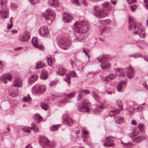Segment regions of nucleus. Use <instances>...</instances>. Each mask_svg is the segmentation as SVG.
Masks as SVG:
<instances>
[{
  "label": "nucleus",
  "mask_w": 148,
  "mask_h": 148,
  "mask_svg": "<svg viewBox=\"0 0 148 148\" xmlns=\"http://www.w3.org/2000/svg\"><path fill=\"white\" fill-rule=\"evenodd\" d=\"M73 25L75 26L74 29L75 32L79 34L85 33L89 30L88 23L85 20L77 21Z\"/></svg>",
  "instance_id": "obj_1"
},
{
  "label": "nucleus",
  "mask_w": 148,
  "mask_h": 148,
  "mask_svg": "<svg viewBox=\"0 0 148 148\" xmlns=\"http://www.w3.org/2000/svg\"><path fill=\"white\" fill-rule=\"evenodd\" d=\"M43 16L47 20L48 25H50L54 20L56 14L52 10L49 9L46 10V13L43 14Z\"/></svg>",
  "instance_id": "obj_2"
},
{
  "label": "nucleus",
  "mask_w": 148,
  "mask_h": 148,
  "mask_svg": "<svg viewBox=\"0 0 148 148\" xmlns=\"http://www.w3.org/2000/svg\"><path fill=\"white\" fill-rule=\"evenodd\" d=\"M7 0H1V8L2 9L0 10V14L3 19H5L8 17V10L7 7Z\"/></svg>",
  "instance_id": "obj_3"
},
{
  "label": "nucleus",
  "mask_w": 148,
  "mask_h": 148,
  "mask_svg": "<svg viewBox=\"0 0 148 148\" xmlns=\"http://www.w3.org/2000/svg\"><path fill=\"white\" fill-rule=\"evenodd\" d=\"M46 90V86L44 84H36L32 88V92L36 94L38 92L44 93Z\"/></svg>",
  "instance_id": "obj_4"
},
{
  "label": "nucleus",
  "mask_w": 148,
  "mask_h": 148,
  "mask_svg": "<svg viewBox=\"0 0 148 148\" xmlns=\"http://www.w3.org/2000/svg\"><path fill=\"white\" fill-rule=\"evenodd\" d=\"M110 112L113 113L112 114L110 113V116H114V121L115 123L117 124H120L124 121V119L123 117L115 115V113L118 114L120 112V110L117 109L114 110H111Z\"/></svg>",
  "instance_id": "obj_5"
},
{
  "label": "nucleus",
  "mask_w": 148,
  "mask_h": 148,
  "mask_svg": "<svg viewBox=\"0 0 148 148\" xmlns=\"http://www.w3.org/2000/svg\"><path fill=\"white\" fill-rule=\"evenodd\" d=\"M70 41L66 38L61 39L58 42L59 47L64 50L67 49L70 45Z\"/></svg>",
  "instance_id": "obj_6"
},
{
  "label": "nucleus",
  "mask_w": 148,
  "mask_h": 148,
  "mask_svg": "<svg viewBox=\"0 0 148 148\" xmlns=\"http://www.w3.org/2000/svg\"><path fill=\"white\" fill-rule=\"evenodd\" d=\"M94 11L95 15L99 18H104L108 15L107 13L101 10L98 6H94Z\"/></svg>",
  "instance_id": "obj_7"
},
{
  "label": "nucleus",
  "mask_w": 148,
  "mask_h": 148,
  "mask_svg": "<svg viewBox=\"0 0 148 148\" xmlns=\"http://www.w3.org/2000/svg\"><path fill=\"white\" fill-rule=\"evenodd\" d=\"M39 142L40 145L44 148H49L50 147L49 141L44 136H40L39 138Z\"/></svg>",
  "instance_id": "obj_8"
},
{
  "label": "nucleus",
  "mask_w": 148,
  "mask_h": 148,
  "mask_svg": "<svg viewBox=\"0 0 148 148\" xmlns=\"http://www.w3.org/2000/svg\"><path fill=\"white\" fill-rule=\"evenodd\" d=\"M82 106H80L79 105L77 107L79 111L81 112H89V109L88 108L87 106L90 105V103L88 101L85 100L82 101Z\"/></svg>",
  "instance_id": "obj_9"
},
{
  "label": "nucleus",
  "mask_w": 148,
  "mask_h": 148,
  "mask_svg": "<svg viewBox=\"0 0 148 148\" xmlns=\"http://www.w3.org/2000/svg\"><path fill=\"white\" fill-rule=\"evenodd\" d=\"M76 94L75 91H73L66 95V97H65L63 100H60L58 103V105L59 106H63L68 101V99L73 97Z\"/></svg>",
  "instance_id": "obj_10"
},
{
  "label": "nucleus",
  "mask_w": 148,
  "mask_h": 148,
  "mask_svg": "<svg viewBox=\"0 0 148 148\" xmlns=\"http://www.w3.org/2000/svg\"><path fill=\"white\" fill-rule=\"evenodd\" d=\"M129 29L131 30L132 29L133 30L136 29L137 27H138L140 24L137 23L134 19L131 16L129 17Z\"/></svg>",
  "instance_id": "obj_11"
},
{
  "label": "nucleus",
  "mask_w": 148,
  "mask_h": 148,
  "mask_svg": "<svg viewBox=\"0 0 148 148\" xmlns=\"http://www.w3.org/2000/svg\"><path fill=\"white\" fill-rule=\"evenodd\" d=\"M116 74H111L106 77H102L101 78L102 81L106 84H107L114 80L117 76Z\"/></svg>",
  "instance_id": "obj_12"
},
{
  "label": "nucleus",
  "mask_w": 148,
  "mask_h": 148,
  "mask_svg": "<svg viewBox=\"0 0 148 148\" xmlns=\"http://www.w3.org/2000/svg\"><path fill=\"white\" fill-rule=\"evenodd\" d=\"M32 126V127H25L23 128H22L23 131L25 132L29 133L30 131L32 130H34V131L35 132H36L39 131V129L34 123H32L31 124Z\"/></svg>",
  "instance_id": "obj_13"
},
{
  "label": "nucleus",
  "mask_w": 148,
  "mask_h": 148,
  "mask_svg": "<svg viewBox=\"0 0 148 148\" xmlns=\"http://www.w3.org/2000/svg\"><path fill=\"white\" fill-rule=\"evenodd\" d=\"M64 122V124L69 126H71L73 125L74 121L68 114H64L63 116Z\"/></svg>",
  "instance_id": "obj_14"
},
{
  "label": "nucleus",
  "mask_w": 148,
  "mask_h": 148,
  "mask_svg": "<svg viewBox=\"0 0 148 148\" xmlns=\"http://www.w3.org/2000/svg\"><path fill=\"white\" fill-rule=\"evenodd\" d=\"M62 19L64 22L69 23L72 20L73 18L71 14L66 12H64L62 15Z\"/></svg>",
  "instance_id": "obj_15"
},
{
  "label": "nucleus",
  "mask_w": 148,
  "mask_h": 148,
  "mask_svg": "<svg viewBox=\"0 0 148 148\" xmlns=\"http://www.w3.org/2000/svg\"><path fill=\"white\" fill-rule=\"evenodd\" d=\"M106 143L104 144V147H107L113 146L114 144V139L112 137L108 136L105 138Z\"/></svg>",
  "instance_id": "obj_16"
},
{
  "label": "nucleus",
  "mask_w": 148,
  "mask_h": 148,
  "mask_svg": "<svg viewBox=\"0 0 148 148\" xmlns=\"http://www.w3.org/2000/svg\"><path fill=\"white\" fill-rule=\"evenodd\" d=\"M70 75L73 78L77 77V76L75 72L74 71H71L69 72V73H67L66 77L64 79V81L67 82V84H70L71 83Z\"/></svg>",
  "instance_id": "obj_17"
},
{
  "label": "nucleus",
  "mask_w": 148,
  "mask_h": 148,
  "mask_svg": "<svg viewBox=\"0 0 148 148\" xmlns=\"http://www.w3.org/2000/svg\"><path fill=\"white\" fill-rule=\"evenodd\" d=\"M39 30V34L42 36L46 37L49 34L48 29L46 26H42L40 27Z\"/></svg>",
  "instance_id": "obj_18"
},
{
  "label": "nucleus",
  "mask_w": 148,
  "mask_h": 148,
  "mask_svg": "<svg viewBox=\"0 0 148 148\" xmlns=\"http://www.w3.org/2000/svg\"><path fill=\"white\" fill-rule=\"evenodd\" d=\"M30 37L29 33L27 31H25L23 33L21 36L19 38V40L20 41H26L29 39Z\"/></svg>",
  "instance_id": "obj_19"
},
{
  "label": "nucleus",
  "mask_w": 148,
  "mask_h": 148,
  "mask_svg": "<svg viewBox=\"0 0 148 148\" xmlns=\"http://www.w3.org/2000/svg\"><path fill=\"white\" fill-rule=\"evenodd\" d=\"M12 78V75L10 73H6L1 76V79L4 84H6L7 82V79H8L9 81H11Z\"/></svg>",
  "instance_id": "obj_20"
},
{
  "label": "nucleus",
  "mask_w": 148,
  "mask_h": 148,
  "mask_svg": "<svg viewBox=\"0 0 148 148\" xmlns=\"http://www.w3.org/2000/svg\"><path fill=\"white\" fill-rule=\"evenodd\" d=\"M127 76L130 79L132 78L134 75V72L133 69L132 67L130 65H129V67L126 68Z\"/></svg>",
  "instance_id": "obj_21"
},
{
  "label": "nucleus",
  "mask_w": 148,
  "mask_h": 148,
  "mask_svg": "<svg viewBox=\"0 0 148 148\" xmlns=\"http://www.w3.org/2000/svg\"><path fill=\"white\" fill-rule=\"evenodd\" d=\"M134 43L138 47L142 49H144L147 46V43L143 40L136 41Z\"/></svg>",
  "instance_id": "obj_22"
},
{
  "label": "nucleus",
  "mask_w": 148,
  "mask_h": 148,
  "mask_svg": "<svg viewBox=\"0 0 148 148\" xmlns=\"http://www.w3.org/2000/svg\"><path fill=\"white\" fill-rule=\"evenodd\" d=\"M88 134V132L87 131L85 130L83 132L82 135L83 138V141L86 143H89L90 141Z\"/></svg>",
  "instance_id": "obj_23"
},
{
  "label": "nucleus",
  "mask_w": 148,
  "mask_h": 148,
  "mask_svg": "<svg viewBox=\"0 0 148 148\" xmlns=\"http://www.w3.org/2000/svg\"><path fill=\"white\" fill-rule=\"evenodd\" d=\"M32 44L35 47L40 49H43L44 48V46L41 45H39L38 44V39L36 37L33 38L32 40Z\"/></svg>",
  "instance_id": "obj_24"
},
{
  "label": "nucleus",
  "mask_w": 148,
  "mask_h": 148,
  "mask_svg": "<svg viewBox=\"0 0 148 148\" xmlns=\"http://www.w3.org/2000/svg\"><path fill=\"white\" fill-rule=\"evenodd\" d=\"M102 8L103 10L107 11H110L112 9L111 4L107 1L104 2L102 5Z\"/></svg>",
  "instance_id": "obj_25"
},
{
  "label": "nucleus",
  "mask_w": 148,
  "mask_h": 148,
  "mask_svg": "<svg viewBox=\"0 0 148 148\" xmlns=\"http://www.w3.org/2000/svg\"><path fill=\"white\" fill-rule=\"evenodd\" d=\"M13 85L14 86L21 87L22 86V83L20 79L18 77L14 78Z\"/></svg>",
  "instance_id": "obj_26"
},
{
  "label": "nucleus",
  "mask_w": 148,
  "mask_h": 148,
  "mask_svg": "<svg viewBox=\"0 0 148 148\" xmlns=\"http://www.w3.org/2000/svg\"><path fill=\"white\" fill-rule=\"evenodd\" d=\"M109 56L106 55H103L97 58V60L100 63H102L106 62L108 60Z\"/></svg>",
  "instance_id": "obj_27"
},
{
  "label": "nucleus",
  "mask_w": 148,
  "mask_h": 148,
  "mask_svg": "<svg viewBox=\"0 0 148 148\" xmlns=\"http://www.w3.org/2000/svg\"><path fill=\"white\" fill-rule=\"evenodd\" d=\"M38 76L36 74L33 75L29 77L28 82L29 84H32L38 79Z\"/></svg>",
  "instance_id": "obj_28"
},
{
  "label": "nucleus",
  "mask_w": 148,
  "mask_h": 148,
  "mask_svg": "<svg viewBox=\"0 0 148 148\" xmlns=\"http://www.w3.org/2000/svg\"><path fill=\"white\" fill-rule=\"evenodd\" d=\"M50 5L53 7H58L59 5L58 0H49Z\"/></svg>",
  "instance_id": "obj_29"
},
{
  "label": "nucleus",
  "mask_w": 148,
  "mask_h": 148,
  "mask_svg": "<svg viewBox=\"0 0 148 148\" xmlns=\"http://www.w3.org/2000/svg\"><path fill=\"white\" fill-rule=\"evenodd\" d=\"M127 82L126 81H121L119 82L117 87V90L119 92H121L122 91V86L123 85L126 84Z\"/></svg>",
  "instance_id": "obj_30"
},
{
  "label": "nucleus",
  "mask_w": 148,
  "mask_h": 148,
  "mask_svg": "<svg viewBox=\"0 0 148 148\" xmlns=\"http://www.w3.org/2000/svg\"><path fill=\"white\" fill-rule=\"evenodd\" d=\"M146 139L145 136L141 135L136 137L132 139V141L134 142L139 143L143 140Z\"/></svg>",
  "instance_id": "obj_31"
},
{
  "label": "nucleus",
  "mask_w": 148,
  "mask_h": 148,
  "mask_svg": "<svg viewBox=\"0 0 148 148\" xmlns=\"http://www.w3.org/2000/svg\"><path fill=\"white\" fill-rule=\"evenodd\" d=\"M139 29L140 31L139 34V37L142 39L145 38L146 36V35L144 31V28L142 27V28H139Z\"/></svg>",
  "instance_id": "obj_32"
},
{
  "label": "nucleus",
  "mask_w": 148,
  "mask_h": 148,
  "mask_svg": "<svg viewBox=\"0 0 148 148\" xmlns=\"http://www.w3.org/2000/svg\"><path fill=\"white\" fill-rule=\"evenodd\" d=\"M101 65V66L102 69H105L106 68L110 69V68L111 64L110 63H108L106 62L102 63Z\"/></svg>",
  "instance_id": "obj_33"
},
{
  "label": "nucleus",
  "mask_w": 148,
  "mask_h": 148,
  "mask_svg": "<svg viewBox=\"0 0 148 148\" xmlns=\"http://www.w3.org/2000/svg\"><path fill=\"white\" fill-rule=\"evenodd\" d=\"M40 78L43 80H45L48 77V74L47 72L45 71H42L41 73L40 76Z\"/></svg>",
  "instance_id": "obj_34"
},
{
  "label": "nucleus",
  "mask_w": 148,
  "mask_h": 148,
  "mask_svg": "<svg viewBox=\"0 0 148 148\" xmlns=\"http://www.w3.org/2000/svg\"><path fill=\"white\" fill-rule=\"evenodd\" d=\"M45 65V63L42 61L38 62L36 64V66L35 67V69H38L44 66Z\"/></svg>",
  "instance_id": "obj_35"
},
{
  "label": "nucleus",
  "mask_w": 148,
  "mask_h": 148,
  "mask_svg": "<svg viewBox=\"0 0 148 148\" xmlns=\"http://www.w3.org/2000/svg\"><path fill=\"white\" fill-rule=\"evenodd\" d=\"M138 134V132L135 130H134L130 133L129 136L130 138H134Z\"/></svg>",
  "instance_id": "obj_36"
},
{
  "label": "nucleus",
  "mask_w": 148,
  "mask_h": 148,
  "mask_svg": "<svg viewBox=\"0 0 148 148\" xmlns=\"http://www.w3.org/2000/svg\"><path fill=\"white\" fill-rule=\"evenodd\" d=\"M129 56L130 57H132L135 58L140 57L143 58V55L139 53H137L134 54H130L129 55Z\"/></svg>",
  "instance_id": "obj_37"
},
{
  "label": "nucleus",
  "mask_w": 148,
  "mask_h": 148,
  "mask_svg": "<svg viewBox=\"0 0 148 148\" xmlns=\"http://www.w3.org/2000/svg\"><path fill=\"white\" fill-rule=\"evenodd\" d=\"M66 70L64 68L60 69L59 71H57V73L58 75H63L66 73Z\"/></svg>",
  "instance_id": "obj_38"
},
{
  "label": "nucleus",
  "mask_w": 148,
  "mask_h": 148,
  "mask_svg": "<svg viewBox=\"0 0 148 148\" xmlns=\"http://www.w3.org/2000/svg\"><path fill=\"white\" fill-rule=\"evenodd\" d=\"M114 70L116 72H120L121 73V74H119V76L124 77L125 76L124 73V69L122 68H117L114 69Z\"/></svg>",
  "instance_id": "obj_39"
},
{
  "label": "nucleus",
  "mask_w": 148,
  "mask_h": 148,
  "mask_svg": "<svg viewBox=\"0 0 148 148\" xmlns=\"http://www.w3.org/2000/svg\"><path fill=\"white\" fill-rule=\"evenodd\" d=\"M103 25H106L110 24L111 23V21L109 19L104 20H101L99 21Z\"/></svg>",
  "instance_id": "obj_40"
},
{
  "label": "nucleus",
  "mask_w": 148,
  "mask_h": 148,
  "mask_svg": "<svg viewBox=\"0 0 148 148\" xmlns=\"http://www.w3.org/2000/svg\"><path fill=\"white\" fill-rule=\"evenodd\" d=\"M86 39L84 38L81 39V37H76L73 40V41L74 42H84L85 41Z\"/></svg>",
  "instance_id": "obj_41"
},
{
  "label": "nucleus",
  "mask_w": 148,
  "mask_h": 148,
  "mask_svg": "<svg viewBox=\"0 0 148 148\" xmlns=\"http://www.w3.org/2000/svg\"><path fill=\"white\" fill-rule=\"evenodd\" d=\"M121 143L125 145V147L126 148H131L132 146L134 145L132 143L130 142L128 143H125L121 141Z\"/></svg>",
  "instance_id": "obj_42"
},
{
  "label": "nucleus",
  "mask_w": 148,
  "mask_h": 148,
  "mask_svg": "<svg viewBox=\"0 0 148 148\" xmlns=\"http://www.w3.org/2000/svg\"><path fill=\"white\" fill-rule=\"evenodd\" d=\"M34 120H37L38 121H42V117L38 114H35L33 116Z\"/></svg>",
  "instance_id": "obj_43"
},
{
  "label": "nucleus",
  "mask_w": 148,
  "mask_h": 148,
  "mask_svg": "<svg viewBox=\"0 0 148 148\" xmlns=\"http://www.w3.org/2000/svg\"><path fill=\"white\" fill-rule=\"evenodd\" d=\"M103 108V107L102 105H100L99 107L95 109L94 110H93V112L96 114L97 113H98L100 112L101 110Z\"/></svg>",
  "instance_id": "obj_44"
},
{
  "label": "nucleus",
  "mask_w": 148,
  "mask_h": 148,
  "mask_svg": "<svg viewBox=\"0 0 148 148\" xmlns=\"http://www.w3.org/2000/svg\"><path fill=\"white\" fill-rule=\"evenodd\" d=\"M116 103L119 108L121 110H123V106L122 102L119 99H118L116 101Z\"/></svg>",
  "instance_id": "obj_45"
},
{
  "label": "nucleus",
  "mask_w": 148,
  "mask_h": 148,
  "mask_svg": "<svg viewBox=\"0 0 148 148\" xmlns=\"http://www.w3.org/2000/svg\"><path fill=\"white\" fill-rule=\"evenodd\" d=\"M60 126V124L53 125L51 127V130L53 131H56L58 130V126Z\"/></svg>",
  "instance_id": "obj_46"
},
{
  "label": "nucleus",
  "mask_w": 148,
  "mask_h": 148,
  "mask_svg": "<svg viewBox=\"0 0 148 148\" xmlns=\"http://www.w3.org/2000/svg\"><path fill=\"white\" fill-rule=\"evenodd\" d=\"M91 94L96 101H99V100L100 99V97L95 92L93 91L92 92Z\"/></svg>",
  "instance_id": "obj_47"
},
{
  "label": "nucleus",
  "mask_w": 148,
  "mask_h": 148,
  "mask_svg": "<svg viewBox=\"0 0 148 148\" xmlns=\"http://www.w3.org/2000/svg\"><path fill=\"white\" fill-rule=\"evenodd\" d=\"M41 108L45 111H47L48 108V105L47 103H41Z\"/></svg>",
  "instance_id": "obj_48"
},
{
  "label": "nucleus",
  "mask_w": 148,
  "mask_h": 148,
  "mask_svg": "<svg viewBox=\"0 0 148 148\" xmlns=\"http://www.w3.org/2000/svg\"><path fill=\"white\" fill-rule=\"evenodd\" d=\"M31 98L29 95L24 97L23 98V101H29L31 100Z\"/></svg>",
  "instance_id": "obj_49"
},
{
  "label": "nucleus",
  "mask_w": 148,
  "mask_h": 148,
  "mask_svg": "<svg viewBox=\"0 0 148 148\" xmlns=\"http://www.w3.org/2000/svg\"><path fill=\"white\" fill-rule=\"evenodd\" d=\"M71 1L73 4L76 5H80L79 0H71Z\"/></svg>",
  "instance_id": "obj_50"
},
{
  "label": "nucleus",
  "mask_w": 148,
  "mask_h": 148,
  "mask_svg": "<svg viewBox=\"0 0 148 148\" xmlns=\"http://www.w3.org/2000/svg\"><path fill=\"white\" fill-rule=\"evenodd\" d=\"M78 92H81L82 93H84L86 94H90V92L89 91L87 90H83L82 89H81L80 90H79L78 91Z\"/></svg>",
  "instance_id": "obj_51"
},
{
  "label": "nucleus",
  "mask_w": 148,
  "mask_h": 148,
  "mask_svg": "<svg viewBox=\"0 0 148 148\" xmlns=\"http://www.w3.org/2000/svg\"><path fill=\"white\" fill-rule=\"evenodd\" d=\"M47 62L49 66H51L52 64V61L50 56L47 57Z\"/></svg>",
  "instance_id": "obj_52"
},
{
  "label": "nucleus",
  "mask_w": 148,
  "mask_h": 148,
  "mask_svg": "<svg viewBox=\"0 0 148 148\" xmlns=\"http://www.w3.org/2000/svg\"><path fill=\"white\" fill-rule=\"evenodd\" d=\"M142 25L141 24H140V25H139L138 27V30L136 31H135V32H134V34H135V35H136V34H138L140 33V30L139 29V28H142Z\"/></svg>",
  "instance_id": "obj_53"
},
{
  "label": "nucleus",
  "mask_w": 148,
  "mask_h": 148,
  "mask_svg": "<svg viewBox=\"0 0 148 148\" xmlns=\"http://www.w3.org/2000/svg\"><path fill=\"white\" fill-rule=\"evenodd\" d=\"M136 8V5H131L130 6V10L134 12Z\"/></svg>",
  "instance_id": "obj_54"
},
{
  "label": "nucleus",
  "mask_w": 148,
  "mask_h": 148,
  "mask_svg": "<svg viewBox=\"0 0 148 148\" xmlns=\"http://www.w3.org/2000/svg\"><path fill=\"white\" fill-rule=\"evenodd\" d=\"M57 83V81H54L51 82L49 84V86H53L56 85Z\"/></svg>",
  "instance_id": "obj_55"
},
{
  "label": "nucleus",
  "mask_w": 148,
  "mask_h": 148,
  "mask_svg": "<svg viewBox=\"0 0 148 148\" xmlns=\"http://www.w3.org/2000/svg\"><path fill=\"white\" fill-rule=\"evenodd\" d=\"M79 94L78 95V96L77 98V99L78 101H80L81 99V97H82V93L79 92Z\"/></svg>",
  "instance_id": "obj_56"
},
{
  "label": "nucleus",
  "mask_w": 148,
  "mask_h": 148,
  "mask_svg": "<svg viewBox=\"0 0 148 148\" xmlns=\"http://www.w3.org/2000/svg\"><path fill=\"white\" fill-rule=\"evenodd\" d=\"M38 0H29L30 3L32 4L36 3Z\"/></svg>",
  "instance_id": "obj_57"
},
{
  "label": "nucleus",
  "mask_w": 148,
  "mask_h": 148,
  "mask_svg": "<svg viewBox=\"0 0 148 148\" xmlns=\"http://www.w3.org/2000/svg\"><path fill=\"white\" fill-rule=\"evenodd\" d=\"M83 52H84L86 55L87 56H88V58H89V56L88 54V51L86 50L84 48H83Z\"/></svg>",
  "instance_id": "obj_58"
},
{
  "label": "nucleus",
  "mask_w": 148,
  "mask_h": 148,
  "mask_svg": "<svg viewBox=\"0 0 148 148\" xmlns=\"http://www.w3.org/2000/svg\"><path fill=\"white\" fill-rule=\"evenodd\" d=\"M128 3L129 4L134 3L136 0H127Z\"/></svg>",
  "instance_id": "obj_59"
},
{
  "label": "nucleus",
  "mask_w": 148,
  "mask_h": 148,
  "mask_svg": "<svg viewBox=\"0 0 148 148\" xmlns=\"http://www.w3.org/2000/svg\"><path fill=\"white\" fill-rule=\"evenodd\" d=\"M143 58H144V59L145 61H147L148 63V56H145L144 57H143Z\"/></svg>",
  "instance_id": "obj_60"
},
{
  "label": "nucleus",
  "mask_w": 148,
  "mask_h": 148,
  "mask_svg": "<svg viewBox=\"0 0 148 148\" xmlns=\"http://www.w3.org/2000/svg\"><path fill=\"white\" fill-rule=\"evenodd\" d=\"M82 3H83V4L85 5H87V3L86 0H82L81 1Z\"/></svg>",
  "instance_id": "obj_61"
},
{
  "label": "nucleus",
  "mask_w": 148,
  "mask_h": 148,
  "mask_svg": "<svg viewBox=\"0 0 148 148\" xmlns=\"http://www.w3.org/2000/svg\"><path fill=\"white\" fill-rule=\"evenodd\" d=\"M111 2L113 5H114L116 4L117 2V1L116 0H111Z\"/></svg>",
  "instance_id": "obj_62"
},
{
  "label": "nucleus",
  "mask_w": 148,
  "mask_h": 148,
  "mask_svg": "<svg viewBox=\"0 0 148 148\" xmlns=\"http://www.w3.org/2000/svg\"><path fill=\"white\" fill-rule=\"evenodd\" d=\"M131 124L134 125H137V123L136 122L135 120H133L132 121Z\"/></svg>",
  "instance_id": "obj_63"
},
{
  "label": "nucleus",
  "mask_w": 148,
  "mask_h": 148,
  "mask_svg": "<svg viewBox=\"0 0 148 148\" xmlns=\"http://www.w3.org/2000/svg\"><path fill=\"white\" fill-rule=\"evenodd\" d=\"M25 148H32V147L31 146V144H29Z\"/></svg>",
  "instance_id": "obj_64"
}]
</instances>
